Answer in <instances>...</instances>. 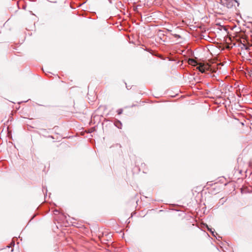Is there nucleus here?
Returning <instances> with one entry per match:
<instances>
[{"label": "nucleus", "instance_id": "obj_2", "mask_svg": "<svg viewBox=\"0 0 252 252\" xmlns=\"http://www.w3.org/2000/svg\"><path fill=\"white\" fill-rule=\"evenodd\" d=\"M247 40L246 39H243V42L242 43V46L241 47L242 49H245V50H249V47L247 45Z\"/></svg>", "mask_w": 252, "mask_h": 252}, {"label": "nucleus", "instance_id": "obj_1", "mask_svg": "<svg viewBox=\"0 0 252 252\" xmlns=\"http://www.w3.org/2000/svg\"><path fill=\"white\" fill-rule=\"evenodd\" d=\"M235 3H237L236 0H222L221 4L228 8H231L235 5Z\"/></svg>", "mask_w": 252, "mask_h": 252}, {"label": "nucleus", "instance_id": "obj_4", "mask_svg": "<svg viewBox=\"0 0 252 252\" xmlns=\"http://www.w3.org/2000/svg\"><path fill=\"white\" fill-rule=\"evenodd\" d=\"M188 63L189 64L193 66H195L198 64L196 61L192 59H189L188 60Z\"/></svg>", "mask_w": 252, "mask_h": 252}, {"label": "nucleus", "instance_id": "obj_3", "mask_svg": "<svg viewBox=\"0 0 252 252\" xmlns=\"http://www.w3.org/2000/svg\"><path fill=\"white\" fill-rule=\"evenodd\" d=\"M203 67L205 69V71L206 70H212V68L211 67V66L208 63H203Z\"/></svg>", "mask_w": 252, "mask_h": 252}, {"label": "nucleus", "instance_id": "obj_7", "mask_svg": "<svg viewBox=\"0 0 252 252\" xmlns=\"http://www.w3.org/2000/svg\"><path fill=\"white\" fill-rule=\"evenodd\" d=\"M175 37H178V38H180V36L179 35H177V34H175L174 35Z\"/></svg>", "mask_w": 252, "mask_h": 252}, {"label": "nucleus", "instance_id": "obj_9", "mask_svg": "<svg viewBox=\"0 0 252 252\" xmlns=\"http://www.w3.org/2000/svg\"><path fill=\"white\" fill-rule=\"evenodd\" d=\"M251 46H252V44L251 45Z\"/></svg>", "mask_w": 252, "mask_h": 252}, {"label": "nucleus", "instance_id": "obj_5", "mask_svg": "<svg viewBox=\"0 0 252 252\" xmlns=\"http://www.w3.org/2000/svg\"><path fill=\"white\" fill-rule=\"evenodd\" d=\"M198 64L199 66H198L196 68L198 69L202 73L205 72V71L203 67V63H199Z\"/></svg>", "mask_w": 252, "mask_h": 252}, {"label": "nucleus", "instance_id": "obj_6", "mask_svg": "<svg viewBox=\"0 0 252 252\" xmlns=\"http://www.w3.org/2000/svg\"><path fill=\"white\" fill-rule=\"evenodd\" d=\"M243 39H245V38L244 37H242L241 39L238 40L239 42H240L241 43L242 45V43L243 42Z\"/></svg>", "mask_w": 252, "mask_h": 252}, {"label": "nucleus", "instance_id": "obj_8", "mask_svg": "<svg viewBox=\"0 0 252 252\" xmlns=\"http://www.w3.org/2000/svg\"><path fill=\"white\" fill-rule=\"evenodd\" d=\"M222 0H220V3L221 4L222 3Z\"/></svg>", "mask_w": 252, "mask_h": 252}]
</instances>
